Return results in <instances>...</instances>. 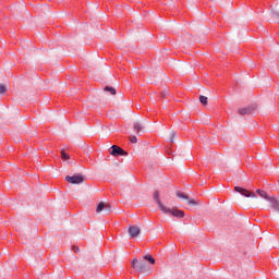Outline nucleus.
<instances>
[{
  "label": "nucleus",
  "mask_w": 279,
  "mask_h": 279,
  "mask_svg": "<svg viewBox=\"0 0 279 279\" xmlns=\"http://www.w3.org/2000/svg\"><path fill=\"white\" fill-rule=\"evenodd\" d=\"M132 267L140 274H148L149 271V266L147 265V262H138L137 259H133Z\"/></svg>",
  "instance_id": "1"
},
{
  "label": "nucleus",
  "mask_w": 279,
  "mask_h": 279,
  "mask_svg": "<svg viewBox=\"0 0 279 279\" xmlns=\"http://www.w3.org/2000/svg\"><path fill=\"white\" fill-rule=\"evenodd\" d=\"M65 180L69 182V184H82L84 182V175L82 174H73L65 177Z\"/></svg>",
  "instance_id": "2"
},
{
  "label": "nucleus",
  "mask_w": 279,
  "mask_h": 279,
  "mask_svg": "<svg viewBox=\"0 0 279 279\" xmlns=\"http://www.w3.org/2000/svg\"><path fill=\"white\" fill-rule=\"evenodd\" d=\"M134 131L136 132L137 135H141V132L145 131V120L142 118H138L134 124H133Z\"/></svg>",
  "instance_id": "3"
},
{
  "label": "nucleus",
  "mask_w": 279,
  "mask_h": 279,
  "mask_svg": "<svg viewBox=\"0 0 279 279\" xmlns=\"http://www.w3.org/2000/svg\"><path fill=\"white\" fill-rule=\"evenodd\" d=\"M112 213V206H110V204L108 203H104V202H100L96 208V213Z\"/></svg>",
  "instance_id": "4"
},
{
  "label": "nucleus",
  "mask_w": 279,
  "mask_h": 279,
  "mask_svg": "<svg viewBox=\"0 0 279 279\" xmlns=\"http://www.w3.org/2000/svg\"><path fill=\"white\" fill-rule=\"evenodd\" d=\"M110 155L111 156H128V151L123 150V148L117 146V145H113L111 146L110 148Z\"/></svg>",
  "instance_id": "5"
},
{
  "label": "nucleus",
  "mask_w": 279,
  "mask_h": 279,
  "mask_svg": "<svg viewBox=\"0 0 279 279\" xmlns=\"http://www.w3.org/2000/svg\"><path fill=\"white\" fill-rule=\"evenodd\" d=\"M235 193H240V195H243L244 197H253L256 198V194L247 191L246 189H243L241 186H235L234 187Z\"/></svg>",
  "instance_id": "6"
},
{
  "label": "nucleus",
  "mask_w": 279,
  "mask_h": 279,
  "mask_svg": "<svg viewBox=\"0 0 279 279\" xmlns=\"http://www.w3.org/2000/svg\"><path fill=\"white\" fill-rule=\"evenodd\" d=\"M177 197H179L180 199H185L189 206H197V202L195 199H191L186 194L182 192H177Z\"/></svg>",
  "instance_id": "7"
},
{
  "label": "nucleus",
  "mask_w": 279,
  "mask_h": 279,
  "mask_svg": "<svg viewBox=\"0 0 279 279\" xmlns=\"http://www.w3.org/2000/svg\"><path fill=\"white\" fill-rule=\"evenodd\" d=\"M165 214L169 213L170 215H172V217H177L178 219H182L184 217V213L180 209H170L167 207V211H162Z\"/></svg>",
  "instance_id": "8"
},
{
  "label": "nucleus",
  "mask_w": 279,
  "mask_h": 279,
  "mask_svg": "<svg viewBox=\"0 0 279 279\" xmlns=\"http://www.w3.org/2000/svg\"><path fill=\"white\" fill-rule=\"evenodd\" d=\"M269 204H270V208H272L274 210H277V213H279V201L278 198L274 197V196H268V198H266Z\"/></svg>",
  "instance_id": "9"
},
{
  "label": "nucleus",
  "mask_w": 279,
  "mask_h": 279,
  "mask_svg": "<svg viewBox=\"0 0 279 279\" xmlns=\"http://www.w3.org/2000/svg\"><path fill=\"white\" fill-rule=\"evenodd\" d=\"M154 199L156 201V203L158 204L159 206V209L161 210V213H167V206H165L162 204V202H160V194L158 192H155L154 193Z\"/></svg>",
  "instance_id": "10"
},
{
  "label": "nucleus",
  "mask_w": 279,
  "mask_h": 279,
  "mask_svg": "<svg viewBox=\"0 0 279 279\" xmlns=\"http://www.w3.org/2000/svg\"><path fill=\"white\" fill-rule=\"evenodd\" d=\"M129 234H130L131 239H136V236H138V234H141V228H138L137 226H131L129 228Z\"/></svg>",
  "instance_id": "11"
},
{
  "label": "nucleus",
  "mask_w": 279,
  "mask_h": 279,
  "mask_svg": "<svg viewBox=\"0 0 279 279\" xmlns=\"http://www.w3.org/2000/svg\"><path fill=\"white\" fill-rule=\"evenodd\" d=\"M254 109L250 108V107H246V108H242V109H239V114H252Z\"/></svg>",
  "instance_id": "12"
},
{
  "label": "nucleus",
  "mask_w": 279,
  "mask_h": 279,
  "mask_svg": "<svg viewBox=\"0 0 279 279\" xmlns=\"http://www.w3.org/2000/svg\"><path fill=\"white\" fill-rule=\"evenodd\" d=\"M256 193L258 194L259 197H263L264 199H269V195H267V192L263 190H257Z\"/></svg>",
  "instance_id": "13"
},
{
  "label": "nucleus",
  "mask_w": 279,
  "mask_h": 279,
  "mask_svg": "<svg viewBox=\"0 0 279 279\" xmlns=\"http://www.w3.org/2000/svg\"><path fill=\"white\" fill-rule=\"evenodd\" d=\"M104 90L110 93V95H117V89L114 87L106 86Z\"/></svg>",
  "instance_id": "14"
},
{
  "label": "nucleus",
  "mask_w": 279,
  "mask_h": 279,
  "mask_svg": "<svg viewBox=\"0 0 279 279\" xmlns=\"http://www.w3.org/2000/svg\"><path fill=\"white\" fill-rule=\"evenodd\" d=\"M144 259L148 260V263H150V265H156V259H154V257L151 255L144 256Z\"/></svg>",
  "instance_id": "15"
},
{
  "label": "nucleus",
  "mask_w": 279,
  "mask_h": 279,
  "mask_svg": "<svg viewBox=\"0 0 279 279\" xmlns=\"http://www.w3.org/2000/svg\"><path fill=\"white\" fill-rule=\"evenodd\" d=\"M199 101L203 104V106H208V97L199 96Z\"/></svg>",
  "instance_id": "16"
},
{
  "label": "nucleus",
  "mask_w": 279,
  "mask_h": 279,
  "mask_svg": "<svg viewBox=\"0 0 279 279\" xmlns=\"http://www.w3.org/2000/svg\"><path fill=\"white\" fill-rule=\"evenodd\" d=\"M7 90H8V88L5 87V85L0 83V95H5Z\"/></svg>",
  "instance_id": "17"
},
{
  "label": "nucleus",
  "mask_w": 279,
  "mask_h": 279,
  "mask_svg": "<svg viewBox=\"0 0 279 279\" xmlns=\"http://www.w3.org/2000/svg\"><path fill=\"white\" fill-rule=\"evenodd\" d=\"M270 14L274 19H279V11L278 10H271Z\"/></svg>",
  "instance_id": "18"
},
{
  "label": "nucleus",
  "mask_w": 279,
  "mask_h": 279,
  "mask_svg": "<svg viewBox=\"0 0 279 279\" xmlns=\"http://www.w3.org/2000/svg\"><path fill=\"white\" fill-rule=\"evenodd\" d=\"M61 158H62V160H69L71 157L69 156V154H66V153H64V150H62Z\"/></svg>",
  "instance_id": "19"
},
{
  "label": "nucleus",
  "mask_w": 279,
  "mask_h": 279,
  "mask_svg": "<svg viewBox=\"0 0 279 279\" xmlns=\"http://www.w3.org/2000/svg\"><path fill=\"white\" fill-rule=\"evenodd\" d=\"M174 140H175V133L173 131H171L169 133V141H170V143H173Z\"/></svg>",
  "instance_id": "20"
},
{
  "label": "nucleus",
  "mask_w": 279,
  "mask_h": 279,
  "mask_svg": "<svg viewBox=\"0 0 279 279\" xmlns=\"http://www.w3.org/2000/svg\"><path fill=\"white\" fill-rule=\"evenodd\" d=\"M130 142L131 143H137L138 138L136 136H132V137H130Z\"/></svg>",
  "instance_id": "21"
},
{
  "label": "nucleus",
  "mask_w": 279,
  "mask_h": 279,
  "mask_svg": "<svg viewBox=\"0 0 279 279\" xmlns=\"http://www.w3.org/2000/svg\"><path fill=\"white\" fill-rule=\"evenodd\" d=\"M74 250H75V252H80V248H77V247H76V248H74Z\"/></svg>",
  "instance_id": "22"
}]
</instances>
